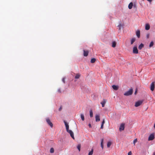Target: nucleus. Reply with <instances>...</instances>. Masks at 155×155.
<instances>
[{
  "label": "nucleus",
  "instance_id": "nucleus-1",
  "mask_svg": "<svg viewBox=\"0 0 155 155\" xmlns=\"http://www.w3.org/2000/svg\"><path fill=\"white\" fill-rule=\"evenodd\" d=\"M133 93V89L132 88H130L124 94V95L126 96H128L131 95Z\"/></svg>",
  "mask_w": 155,
  "mask_h": 155
},
{
  "label": "nucleus",
  "instance_id": "nucleus-2",
  "mask_svg": "<svg viewBox=\"0 0 155 155\" xmlns=\"http://www.w3.org/2000/svg\"><path fill=\"white\" fill-rule=\"evenodd\" d=\"M119 24L117 27H119V30L120 31L121 29L123 28V27L124 26V22L121 20L119 21Z\"/></svg>",
  "mask_w": 155,
  "mask_h": 155
},
{
  "label": "nucleus",
  "instance_id": "nucleus-3",
  "mask_svg": "<svg viewBox=\"0 0 155 155\" xmlns=\"http://www.w3.org/2000/svg\"><path fill=\"white\" fill-rule=\"evenodd\" d=\"M143 102V101L142 100H140L135 103V107H138L141 105Z\"/></svg>",
  "mask_w": 155,
  "mask_h": 155
},
{
  "label": "nucleus",
  "instance_id": "nucleus-4",
  "mask_svg": "<svg viewBox=\"0 0 155 155\" xmlns=\"http://www.w3.org/2000/svg\"><path fill=\"white\" fill-rule=\"evenodd\" d=\"M68 133H69L71 137L73 139H74V133L71 130H68L66 131Z\"/></svg>",
  "mask_w": 155,
  "mask_h": 155
},
{
  "label": "nucleus",
  "instance_id": "nucleus-5",
  "mask_svg": "<svg viewBox=\"0 0 155 155\" xmlns=\"http://www.w3.org/2000/svg\"><path fill=\"white\" fill-rule=\"evenodd\" d=\"M46 121L48 124L51 127H53V124L48 118H47L46 119Z\"/></svg>",
  "mask_w": 155,
  "mask_h": 155
},
{
  "label": "nucleus",
  "instance_id": "nucleus-6",
  "mask_svg": "<svg viewBox=\"0 0 155 155\" xmlns=\"http://www.w3.org/2000/svg\"><path fill=\"white\" fill-rule=\"evenodd\" d=\"M133 53L134 54H137L138 50L137 46H134L133 48Z\"/></svg>",
  "mask_w": 155,
  "mask_h": 155
},
{
  "label": "nucleus",
  "instance_id": "nucleus-7",
  "mask_svg": "<svg viewBox=\"0 0 155 155\" xmlns=\"http://www.w3.org/2000/svg\"><path fill=\"white\" fill-rule=\"evenodd\" d=\"M154 138V136L153 134H151L149 136L148 140H152Z\"/></svg>",
  "mask_w": 155,
  "mask_h": 155
},
{
  "label": "nucleus",
  "instance_id": "nucleus-8",
  "mask_svg": "<svg viewBox=\"0 0 155 155\" xmlns=\"http://www.w3.org/2000/svg\"><path fill=\"white\" fill-rule=\"evenodd\" d=\"M124 124H121L120 128L119 130L120 131H121L124 130Z\"/></svg>",
  "mask_w": 155,
  "mask_h": 155
},
{
  "label": "nucleus",
  "instance_id": "nucleus-9",
  "mask_svg": "<svg viewBox=\"0 0 155 155\" xmlns=\"http://www.w3.org/2000/svg\"><path fill=\"white\" fill-rule=\"evenodd\" d=\"M154 82H152L150 85V90L152 91H153L154 89Z\"/></svg>",
  "mask_w": 155,
  "mask_h": 155
},
{
  "label": "nucleus",
  "instance_id": "nucleus-10",
  "mask_svg": "<svg viewBox=\"0 0 155 155\" xmlns=\"http://www.w3.org/2000/svg\"><path fill=\"white\" fill-rule=\"evenodd\" d=\"M64 124L65 126L66 131H68V130H69V126L68 125V123L66 122V121L65 120L64 121Z\"/></svg>",
  "mask_w": 155,
  "mask_h": 155
},
{
  "label": "nucleus",
  "instance_id": "nucleus-11",
  "mask_svg": "<svg viewBox=\"0 0 155 155\" xmlns=\"http://www.w3.org/2000/svg\"><path fill=\"white\" fill-rule=\"evenodd\" d=\"M100 120V116L98 114H96L95 115V121L96 122H98Z\"/></svg>",
  "mask_w": 155,
  "mask_h": 155
},
{
  "label": "nucleus",
  "instance_id": "nucleus-12",
  "mask_svg": "<svg viewBox=\"0 0 155 155\" xmlns=\"http://www.w3.org/2000/svg\"><path fill=\"white\" fill-rule=\"evenodd\" d=\"M106 101H107L106 100L104 99L103 101L101 103L102 107H104L105 104L106 103Z\"/></svg>",
  "mask_w": 155,
  "mask_h": 155
},
{
  "label": "nucleus",
  "instance_id": "nucleus-13",
  "mask_svg": "<svg viewBox=\"0 0 155 155\" xmlns=\"http://www.w3.org/2000/svg\"><path fill=\"white\" fill-rule=\"evenodd\" d=\"M112 87L114 90L116 91L118 90L119 88V87L118 86L115 85H113Z\"/></svg>",
  "mask_w": 155,
  "mask_h": 155
},
{
  "label": "nucleus",
  "instance_id": "nucleus-14",
  "mask_svg": "<svg viewBox=\"0 0 155 155\" xmlns=\"http://www.w3.org/2000/svg\"><path fill=\"white\" fill-rule=\"evenodd\" d=\"M136 35L138 38H139L140 37V30H137L136 32Z\"/></svg>",
  "mask_w": 155,
  "mask_h": 155
},
{
  "label": "nucleus",
  "instance_id": "nucleus-15",
  "mask_svg": "<svg viewBox=\"0 0 155 155\" xmlns=\"http://www.w3.org/2000/svg\"><path fill=\"white\" fill-rule=\"evenodd\" d=\"M84 56L86 57L88 55V51H86L85 50H84Z\"/></svg>",
  "mask_w": 155,
  "mask_h": 155
},
{
  "label": "nucleus",
  "instance_id": "nucleus-16",
  "mask_svg": "<svg viewBox=\"0 0 155 155\" xmlns=\"http://www.w3.org/2000/svg\"><path fill=\"white\" fill-rule=\"evenodd\" d=\"M136 40V39L135 38H132L130 40V44L132 45L133 43L135 42Z\"/></svg>",
  "mask_w": 155,
  "mask_h": 155
},
{
  "label": "nucleus",
  "instance_id": "nucleus-17",
  "mask_svg": "<svg viewBox=\"0 0 155 155\" xmlns=\"http://www.w3.org/2000/svg\"><path fill=\"white\" fill-rule=\"evenodd\" d=\"M133 6V3L132 2H130L128 5V8L129 9H131L132 7Z\"/></svg>",
  "mask_w": 155,
  "mask_h": 155
},
{
  "label": "nucleus",
  "instance_id": "nucleus-18",
  "mask_svg": "<svg viewBox=\"0 0 155 155\" xmlns=\"http://www.w3.org/2000/svg\"><path fill=\"white\" fill-rule=\"evenodd\" d=\"M150 28V26L148 24H146L145 25V29L146 30H148Z\"/></svg>",
  "mask_w": 155,
  "mask_h": 155
},
{
  "label": "nucleus",
  "instance_id": "nucleus-19",
  "mask_svg": "<svg viewBox=\"0 0 155 155\" xmlns=\"http://www.w3.org/2000/svg\"><path fill=\"white\" fill-rule=\"evenodd\" d=\"M89 112H90V117H92L93 116V113L92 110L91 109L89 111Z\"/></svg>",
  "mask_w": 155,
  "mask_h": 155
},
{
  "label": "nucleus",
  "instance_id": "nucleus-20",
  "mask_svg": "<svg viewBox=\"0 0 155 155\" xmlns=\"http://www.w3.org/2000/svg\"><path fill=\"white\" fill-rule=\"evenodd\" d=\"M144 45L143 44L141 43L140 45L139 46L138 48L139 49L141 50L142 49V48L143 47Z\"/></svg>",
  "mask_w": 155,
  "mask_h": 155
},
{
  "label": "nucleus",
  "instance_id": "nucleus-21",
  "mask_svg": "<svg viewBox=\"0 0 155 155\" xmlns=\"http://www.w3.org/2000/svg\"><path fill=\"white\" fill-rule=\"evenodd\" d=\"M103 141H104V139H101V147L102 148V149H103Z\"/></svg>",
  "mask_w": 155,
  "mask_h": 155
},
{
  "label": "nucleus",
  "instance_id": "nucleus-22",
  "mask_svg": "<svg viewBox=\"0 0 155 155\" xmlns=\"http://www.w3.org/2000/svg\"><path fill=\"white\" fill-rule=\"evenodd\" d=\"M93 151H94L93 149V148H92L91 149V151L89 152L88 155H92V154L93 153Z\"/></svg>",
  "mask_w": 155,
  "mask_h": 155
},
{
  "label": "nucleus",
  "instance_id": "nucleus-23",
  "mask_svg": "<svg viewBox=\"0 0 155 155\" xmlns=\"http://www.w3.org/2000/svg\"><path fill=\"white\" fill-rule=\"evenodd\" d=\"M111 144V142L110 141L107 142V146L108 147H109Z\"/></svg>",
  "mask_w": 155,
  "mask_h": 155
},
{
  "label": "nucleus",
  "instance_id": "nucleus-24",
  "mask_svg": "<svg viewBox=\"0 0 155 155\" xmlns=\"http://www.w3.org/2000/svg\"><path fill=\"white\" fill-rule=\"evenodd\" d=\"M81 118L82 120L84 121V116L83 114H81Z\"/></svg>",
  "mask_w": 155,
  "mask_h": 155
},
{
  "label": "nucleus",
  "instance_id": "nucleus-25",
  "mask_svg": "<svg viewBox=\"0 0 155 155\" xmlns=\"http://www.w3.org/2000/svg\"><path fill=\"white\" fill-rule=\"evenodd\" d=\"M116 45V43L115 41H113L112 43V47L113 48L115 47Z\"/></svg>",
  "mask_w": 155,
  "mask_h": 155
},
{
  "label": "nucleus",
  "instance_id": "nucleus-26",
  "mask_svg": "<svg viewBox=\"0 0 155 155\" xmlns=\"http://www.w3.org/2000/svg\"><path fill=\"white\" fill-rule=\"evenodd\" d=\"M96 61V59L94 58L91 59V62L92 63H94Z\"/></svg>",
  "mask_w": 155,
  "mask_h": 155
},
{
  "label": "nucleus",
  "instance_id": "nucleus-27",
  "mask_svg": "<svg viewBox=\"0 0 155 155\" xmlns=\"http://www.w3.org/2000/svg\"><path fill=\"white\" fill-rule=\"evenodd\" d=\"M80 77V75L79 74H77L75 77V78L76 79H78Z\"/></svg>",
  "mask_w": 155,
  "mask_h": 155
},
{
  "label": "nucleus",
  "instance_id": "nucleus-28",
  "mask_svg": "<svg viewBox=\"0 0 155 155\" xmlns=\"http://www.w3.org/2000/svg\"><path fill=\"white\" fill-rule=\"evenodd\" d=\"M54 150L53 148H51L50 150V152L51 153H53L54 152Z\"/></svg>",
  "mask_w": 155,
  "mask_h": 155
},
{
  "label": "nucleus",
  "instance_id": "nucleus-29",
  "mask_svg": "<svg viewBox=\"0 0 155 155\" xmlns=\"http://www.w3.org/2000/svg\"><path fill=\"white\" fill-rule=\"evenodd\" d=\"M153 44H154L153 41H152L151 42L149 45L150 47L153 46Z\"/></svg>",
  "mask_w": 155,
  "mask_h": 155
},
{
  "label": "nucleus",
  "instance_id": "nucleus-30",
  "mask_svg": "<svg viewBox=\"0 0 155 155\" xmlns=\"http://www.w3.org/2000/svg\"><path fill=\"white\" fill-rule=\"evenodd\" d=\"M77 148L79 151H80L81 145H78L77 146Z\"/></svg>",
  "mask_w": 155,
  "mask_h": 155
},
{
  "label": "nucleus",
  "instance_id": "nucleus-31",
  "mask_svg": "<svg viewBox=\"0 0 155 155\" xmlns=\"http://www.w3.org/2000/svg\"><path fill=\"white\" fill-rule=\"evenodd\" d=\"M137 141V139H134L133 141V143L134 144V145H135V143H136Z\"/></svg>",
  "mask_w": 155,
  "mask_h": 155
},
{
  "label": "nucleus",
  "instance_id": "nucleus-32",
  "mask_svg": "<svg viewBox=\"0 0 155 155\" xmlns=\"http://www.w3.org/2000/svg\"><path fill=\"white\" fill-rule=\"evenodd\" d=\"M65 78H64L62 79V81L63 82V83H65Z\"/></svg>",
  "mask_w": 155,
  "mask_h": 155
},
{
  "label": "nucleus",
  "instance_id": "nucleus-33",
  "mask_svg": "<svg viewBox=\"0 0 155 155\" xmlns=\"http://www.w3.org/2000/svg\"><path fill=\"white\" fill-rule=\"evenodd\" d=\"M149 36H150V34H147V35H146V37L147 38H149Z\"/></svg>",
  "mask_w": 155,
  "mask_h": 155
},
{
  "label": "nucleus",
  "instance_id": "nucleus-34",
  "mask_svg": "<svg viewBox=\"0 0 155 155\" xmlns=\"http://www.w3.org/2000/svg\"><path fill=\"white\" fill-rule=\"evenodd\" d=\"M104 124H101V128L102 129L103 128Z\"/></svg>",
  "mask_w": 155,
  "mask_h": 155
},
{
  "label": "nucleus",
  "instance_id": "nucleus-35",
  "mask_svg": "<svg viewBox=\"0 0 155 155\" xmlns=\"http://www.w3.org/2000/svg\"><path fill=\"white\" fill-rule=\"evenodd\" d=\"M132 154V153L131 151H130L128 153V155H131Z\"/></svg>",
  "mask_w": 155,
  "mask_h": 155
},
{
  "label": "nucleus",
  "instance_id": "nucleus-36",
  "mask_svg": "<svg viewBox=\"0 0 155 155\" xmlns=\"http://www.w3.org/2000/svg\"><path fill=\"white\" fill-rule=\"evenodd\" d=\"M137 92V89H136V90H135V93H134V94L135 95H136V94Z\"/></svg>",
  "mask_w": 155,
  "mask_h": 155
},
{
  "label": "nucleus",
  "instance_id": "nucleus-37",
  "mask_svg": "<svg viewBox=\"0 0 155 155\" xmlns=\"http://www.w3.org/2000/svg\"><path fill=\"white\" fill-rule=\"evenodd\" d=\"M104 123H105V120H104V119H103V121H102V124H104Z\"/></svg>",
  "mask_w": 155,
  "mask_h": 155
},
{
  "label": "nucleus",
  "instance_id": "nucleus-38",
  "mask_svg": "<svg viewBox=\"0 0 155 155\" xmlns=\"http://www.w3.org/2000/svg\"><path fill=\"white\" fill-rule=\"evenodd\" d=\"M58 92L60 93H61V90L60 89H59L58 90Z\"/></svg>",
  "mask_w": 155,
  "mask_h": 155
},
{
  "label": "nucleus",
  "instance_id": "nucleus-39",
  "mask_svg": "<svg viewBox=\"0 0 155 155\" xmlns=\"http://www.w3.org/2000/svg\"><path fill=\"white\" fill-rule=\"evenodd\" d=\"M88 126H89V127H90V128L91 127V124H88Z\"/></svg>",
  "mask_w": 155,
  "mask_h": 155
},
{
  "label": "nucleus",
  "instance_id": "nucleus-40",
  "mask_svg": "<svg viewBox=\"0 0 155 155\" xmlns=\"http://www.w3.org/2000/svg\"><path fill=\"white\" fill-rule=\"evenodd\" d=\"M147 1H148L149 2L151 3L152 0H147Z\"/></svg>",
  "mask_w": 155,
  "mask_h": 155
},
{
  "label": "nucleus",
  "instance_id": "nucleus-41",
  "mask_svg": "<svg viewBox=\"0 0 155 155\" xmlns=\"http://www.w3.org/2000/svg\"><path fill=\"white\" fill-rule=\"evenodd\" d=\"M61 107L59 108V111H60V110H61Z\"/></svg>",
  "mask_w": 155,
  "mask_h": 155
},
{
  "label": "nucleus",
  "instance_id": "nucleus-42",
  "mask_svg": "<svg viewBox=\"0 0 155 155\" xmlns=\"http://www.w3.org/2000/svg\"><path fill=\"white\" fill-rule=\"evenodd\" d=\"M153 155H155V152L153 153Z\"/></svg>",
  "mask_w": 155,
  "mask_h": 155
}]
</instances>
